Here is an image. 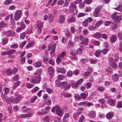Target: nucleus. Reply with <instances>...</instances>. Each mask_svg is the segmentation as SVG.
Instances as JSON below:
<instances>
[{
  "label": "nucleus",
  "mask_w": 122,
  "mask_h": 122,
  "mask_svg": "<svg viewBox=\"0 0 122 122\" xmlns=\"http://www.w3.org/2000/svg\"><path fill=\"white\" fill-rule=\"evenodd\" d=\"M34 43V41H31L30 43H28L26 46V47L27 48H28L32 46Z\"/></svg>",
  "instance_id": "nucleus-39"
},
{
  "label": "nucleus",
  "mask_w": 122,
  "mask_h": 122,
  "mask_svg": "<svg viewBox=\"0 0 122 122\" xmlns=\"http://www.w3.org/2000/svg\"><path fill=\"white\" fill-rule=\"evenodd\" d=\"M114 116V114L113 113L111 112H109L106 114V117L107 119H110L112 118Z\"/></svg>",
  "instance_id": "nucleus-11"
},
{
  "label": "nucleus",
  "mask_w": 122,
  "mask_h": 122,
  "mask_svg": "<svg viewBox=\"0 0 122 122\" xmlns=\"http://www.w3.org/2000/svg\"><path fill=\"white\" fill-rule=\"evenodd\" d=\"M6 72L7 75L9 76L11 75L12 73V71L10 68L7 69Z\"/></svg>",
  "instance_id": "nucleus-25"
},
{
  "label": "nucleus",
  "mask_w": 122,
  "mask_h": 122,
  "mask_svg": "<svg viewBox=\"0 0 122 122\" xmlns=\"http://www.w3.org/2000/svg\"><path fill=\"white\" fill-rule=\"evenodd\" d=\"M75 18L74 17H71L68 19V20L69 22L70 23L72 22L75 21Z\"/></svg>",
  "instance_id": "nucleus-33"
},
{
  "label": "nucleus",
  "mask_w": 122,
  "mask_h": 122,
  "mask_svg": "<svg viewBox=\"0 0 122 122\" xmlns=\"http://www.w3.org/2000/svg\"><path fill=\"white\" fill-rule=\"evenodd\" d=\"M86 102H81L79 103L78 105L79 106H86Z\"/></svg>",
  "instance_id": "nucleus-54"
},
{
  "label": "nucleus",
  "mask_w": 122,
  "mask_h": 122,
  "mask_svg": "<svg viewBox=\"0 0 122 122\" xmlns=\"http://www.w3.org/2000/svg\"><path fill=\"white\" fill-rule=\"evenodd\" d=\"M65 18L64 15H61L59 17V22L61 23H63L64 21L65 20Z\"/></svg>",
  "instance_id": "nucleus-7"
},
{
  "label": "nucleus",
  "mask_w": 122,
  "mask_h": 122,
  "mask_svg": "<svg viewBox=\"0 0 122 122\" xmlns=\"http://www.w3.org/2000/svg\"><path fill=\"white\" fill-rule=\"evenodd\" d=\"M15 96L17 97L13 99V101L14 103H16L21 99V96L17 94H15Z\"/></svg>",
  "instance_id": "nucleus-6"
},
{
  "label": "nucleus",
  "mask_w": 122,
  "mask_h": 122,
  "mask_svg": "<svg viewBox=\"0 0 122 122\" xmlns=\"http://www.w3.org/2000/svg\"><path fill=\"white\" fill-rule=\"evenodd\" d=\"M88 93H81V94L80 95L81 97L84 99H86V98L88 96Z\"/></svg>",
  "instance_id": "nucleus-15"
},
{
  "label": "nucleus",
  "mask_w": 122,
  "mask_h": 122,
  "mask_svg": "<svg viewBox=\"0 0 122 122\" xmlns=\"http://www.w3.org/2000/svg\"><path fill=\"white\" fill-rule=\"evenodd\" d=\"M36 78L37 80V77H35L34 79H32L30 80V82L32 83H37V80H36Z\"/></svg>",
  "instance_id": "nucleus-29"
},
{
  "label": "nucleus",
  "mask_w": 122,
  "mask_h": 122,
  "mask_svg": "<svg viewBox=\"0 0 122 122\" xmlns=\"http://www.w3.org/2000/svg\"><path fill=\"white\" fill-rule=\"evenodd\" d=\"M74 97L75 99L80 100L81 99V98L79 95L78 94H75L74 96Z\"/></svg>",
  "instance_id": "nucleus-55"
},
{
  "label": "nucleus",
  "mask_w": 122,
  "mask_h": 122,
  "mask_svg": "<svg viewBox=\"0 0 122 122\" xmlns=\"http://www.w3.org/2000/svg\"><path fill=\"white\" fill-rule=\"evenodd\" d=\"M19 79V77L17 74L15 75L13 78V79L14 81H16L18 80Z\"/></svg>",
  "instance_id": "nucleus-47"
},
{
  "label": "nucleus",
  "mask_w": 122,
  "mask_h": 122,
  "mask_svg": "<svg viewBox=\"0 0 122 122\" xmlns=\"http://www.w3.org/2000/svg\"><path fill=\"white\" fill-rule=\"evenodd\" d=\"M94 36L95 37L98 38H100L102 37L101 34L99 32L95 34Z\"/></svg>",
  "instance_id": "nucleus-19"
},
{
  "label": "nucleus",
  "mask_w": 122,
  "mask_h": 122,
  "mask_svg": "<svg viewBox=\"0 0 122 122\" xmlns=\"http://www.w3.org/2000/svg\"><path fill=\"white\" fill-rule=\"evenodd\" d=\"M62 95L64 96V97H69L71 96V95L70 94H67L65 92H63L62 93Z\"/></svg>",
  "instance_id": "nucleus-49"
},
{
  "label": "nucleus",
  "mask_w": 122,
  "mask_h": 122,
  "mask_svg": "<svg viewBox=\"0 0 122 122\" xmlns=\"http://www.w3.org/2000/svg\"><path fill=\"white\" fill-rule=\"evenodd\" d=\"M37 96H35L34 97H32L30 99V101L31 103L34 102L35 101L37 98Z\"/></svg>",
  "instance_id": "nucleus-48"
},
{
  "label": "nucleus",
  "mask_w": 122,
  "mask_h": 122,
  "mask_svg": "<svg viewBox=\"0 0 122 122\" xmlns=\"http://www.w3.org/2000/svg\"><path fill=\"white\" fill-rule=\"evenodd\" d=\"M89 117L92 118H93L95 117L96 116V112L95 111H92L88 114Z\"/></svg>",
  "instance_id": "nucleus-9"
},
{
  "label": "nucleus",
  "mask_w": 122,
  "mask_h": 122,
  "mask_svg": "<svg viewBox=\"0 0 122 122\" xmlns=\"http://www.w3.org/2000/svg\"><path fill=\"white\" fill-rule=\"evenodd\" d=\"M22 111L24 112H28L29 109L26 107L25 106H23L22 108Z\"/></svg>",
  "instance_id": "nucleus-56"
},
{
  "label": "nucleus",
  "mask_w": 122,
  "mask_h": 122,
  "mask_svg": "<svg viewBox=\"0 0 122 122\" xmlns=\"http://www.w3.org/2000/svg\"><path fill=\"white\" fill-rule=\"evenodd\" d=\"M89 60L91 63L92 64H94L96 63V60H93L91 58H89Z\"/></svg>",
  "instance_id": "nucleus-46"
},
{
  "label": "nucleus",
  "mask_w": 122,
  "mask_h": 122,
  "mask_svg": "<svg viewBox=\"0 0 122 122\" xmlns=\"http://www.w3.org/2000/svg\"><path fill=\"white\" fill-rule=\"evenodd\" d=\"M88 22L85 20L82 23L83 25L85 27L87 26L88 25Z\"/></svg>",
  "instance_id": "nucleus-64"
},
{
  "label": "nucleus",
  "mask_w": 122,
  "mask_h": 122,
  "mask_svg": "<svg viewBox=\"0 0 122 122\" xmlns=\"http://www.w3.org/2000/svg\"><path fill=\"white\" fill-rule=\"evenodd\" d=\"M20 83V81H18V82L15 83L14 84L13 86V88L14 89H15L16 88L19 86Z\"/></svg>",
  "instance_id": "nucleus-31"
},
{
  "label": "nucleus",
  "mask_w": 122,
  "mask_h": 122,
  "mask_svg": "<svg viewBox=\"0 0 122 122\" xmlns=\"http://www.w3.org/2000/svg\"><path fill=\"white\" fill-rule=\"evenodd\" d=\"M117 36L115 35H113L110 39V41L111 43H114L117 40Z\"/></svg>",
  "instance_id": "nucleus-10"
},
{
  "label": "nucleus",
  "mask_w": 122,
  "mask_h": 122,
  "mask_svg": "<svg viewBox=\"0 0 122 122\" xmlns=\"http://www.w3.org/2000/svg\"><path fill=\"white\" fill-rule=\"evenodd\" d=\"M75 4L74 2H72L71 4L69 6V9H70L72 10L76 8V5Z\"/></svg>",
  "instance_id": "nucleus-13"
},
{
  "label": "nucleus",
  "mask_w": 122,
  "mask_h": 122,
  "mask_svg": "<svg viewBox=\"0 0 122 122\" xmlns=\"http://www.w3.org/2000/svg\"><path fill=\"white\" fill-rule=\"evenodd\" d=\"M20 28L21 29H24L25 27V26L24 23L22 22H21L20 24Z\"/></svg>",
  "instance_id": "nucleus-52"
},
{
  "label": "nucleus",
  "mask_w": 122,
  "mask_h": 122,
  "mask_svg": "<svg viewBox=\"0 0 122 122\" xmlns=\"http://www.w3.org/2000/svg\"><path fill=\"white\" fill-rule=\"evenodd\" d=\"M101 51L99 50H97L96 51L95 53V55L97 57H98L101 53Z\"/></svg>",
  "instance_id": "nucleus-53"
},
{
  "label": "nucleus",
  "mask_w": 122,
  "mask_h": 122,
  "mask_svg": "<svg viewBox=\"0 0 122 122\" xmlns=\"http://www.w3.org/2000/svg\"><path fill=\"white\" fill-rule=\"evenodd\" d=\"M91 10V7L88 6L86 7L85 8V11L86 12H88L90 11Z\"/></svg>",
  "instance_id": "nucleus-62"
},
{
  "label": "nucleus",
  "mask_w": 122,
  "mask_h": 122,
  "mask_svg": "<svg viewBox=\"0 0 122 122\" xmlns=\"http://www.w3.org/2000/svg\"><path fill=\"white\" fill-rule=\"evenodd\" d=\"M61 58L60 57V55H58L56 59V62L58 64L61 62Z\"/></svg>",
  "instance_id": "nucleus-26"
},
{
  "label": "nucleus",
  "mask_w": 122,
  "mask_h": 122,
  "mask_svg": "<svg viewBox=\"0 0 122 122\" xmlns=\"http://www.w3.org/2000/svg\"><path fill=\"white\" fill-rule=\"evenodd\" d=\"M32 115V114L31 113L28 114H22L21 115V116L23 118H25L27 117H30Z\"/></svg>",
  "instance_id": "nucleus-28"
},
{
  "label": "nucleus",
  "mask_w": 122,
  "mask_h": 122,
  "mask_svg": "<svg viewBox=\"0 0 122 122\" xmlns=\"http://www.w3.org/2000/svg\"><path fill=\"white\" fill-rule=\"evenodd\" d=\"M26 43V41H25L23 42L19 46V47L21 48H22L25 45Z\"/></svg>",
  "instance_id": "nucleus-61"
},
{
  "label": "nucleus",
  "mask_w": 122,
  "mask_h": 122,
  "mask_svg": "<svg viewBox=\"0 0 122 122\" xmlns=\"http://www.w3.org/2000/svg\"><path fill=\"white\" fill-rule=\"evenodd\" d=\"M89 41V39L87 38H86L82 41L81 43L85 45H86L88 44Z\"/></svg>",
  "instance_id": "nucleus-17"
},
{
  "label": "nucleus",
  "mask_w": 122,
  "mask_h": 122,
  "mask_svg": "<svg viewBox=\"0 0 122 122\" xmlns=\"http://www.w3.org/2000/svg\"><path fill=\"white\" fill-rule=\"evenodd\" d=\"M111 65L112 67L114 69H115L117 67V65L114 62H113Z\"/></svg>",
  "instance_id": "nucleus-32"
},
{
  "label": "nucleus",
  "mask_w": 122,
  "mask_h": 122,
  "mask_svg": "<svg viewBox=\"0 0 122 122\" xmlns=\"http://www.w3.org/2000/svg\"><path fill=\"white\" fill-rule=\"evenodd\" d=\"M108 103L110 105L113 106H115V101L112 99H108Z\"/></svg>",
  "instance_id": "nucleus-16"
},
{
  "label": "nucleus",
  "mask_w": 122,
  "mask_h": 122,
  "mask_svg": "<svg viewBox=\"0 0 122 122\" xmlns=\"http://www.w3.org/2000/svg\"><path fill=\"white\" fill-rule=\"evenodd\" d=\"M34 86V85L30 83H27L26 84V86L29 88H32Z\"/></svg>",
  "instance_id": "nucleus-41"
},
{
  "label": "nucleus",
  "mask_w": 122,
  "mask_h": 122,
  "mask_svg": "<svg viewBox=\"0 0 122 122\" xmlns=\"http://www.w3.org/2000/svg\"><path fill=\"white\" fill-rule=\"evenodd\" d=\"M50 108L51 107H45V111L44 113H41V114L43 115L46 114Z\"/></svg>",
  "instance_id": "nucleus-23"
},
{
  "label": "nucleus",
  "mask_w": 122,
  "mask_h": 122,
  "mask_svg": "<svg viewBox=\"0 0 122 122\" xmlns=\"http://www.w3.org/2000/svg\"><path fill=\"white\" fill-rule=\"evenodd\" d=\"M103 23V21L102 20H99L97 21L96 23L95 27L96 28H97L99 27Z\"/></svg>",
  "instance_id": "nucleus-18"
},
{
  "label": "nucleus",
  "mask_w": 122,
  "mask_h": 122,
  "mask_svg": "<svg viewBox=\"0 0 122 122\" xmlns=\"http://www.w3.org/2000/svg\"><path fill=\"white\" fill-rule=\"evenodd\" d=\"M117 107L118 108H121L122 107V103L121 102H117Z\"/></svg>",
  "instance_id": "nucleus-43"
},
{
  "label": "nucleus",
  "mask_w": 122,
  "mask_h": 122,
  "mask_svg": "<svg viewBox=\"0 0 122 122\" xmlns=\"http://www.w3.org/2000/svg\"><path fill=\"white\" fill-rule=\"evenodd\" d=\"M118 37L119 40H122V33H118Z\"/></svg>",
  "instance_id": "nucleus-63"
},
{
  "label": "nucleus",
  "mask_w": 122,
  "mask_h": 122,
  "mask_svg": "<svg viewBox=\"0 0 122 122\" xmlns=\"http://www.w3.org/2000/svg\"><path fill=\"white\" fill-rule=\"evenodd\" d=\"M112 77L113 81L115 82L117 81L119 78L118 76L116 74H115L114 75H113L112 76Z\"/></svg>",
  "instance_id": "nucleus-12"
},
{
  "label": "nucleus",
  "mask_w": 122,
  "mask_h": 122,
  "mask_svg": "<svg viewBox=\"0 0 122 122\" xmlns=\"http://www.w3.org/2000/svg\"><path fill=\"white\" fill-rule=\"evenodd\" d=\"M86 14L84 13H80L78 14V17H80L84 16Z\"/></svg>",
  "instance_id": "nucleus-60"
},
{
  "label": "nucleus",
  "mask_w": 122,
  "mask_h": 122,
  "mask_svg": "<svg viewBox=\"0 0 122 122\" xmlns=\"http://www.w3.org/2000/svg\"><path fill=\"white\" fill-rule=\"evenodd\" d=\"M57 71L58 72H60L63 74H64L65 72V70L63 68H58L57 69Z\"/></svg>",
  "instance_id": "nucleus-14"
},
{
  "label": "nucleus",
  "mask_w": 122,
  "mask_h": 122,
  "mask_svg": "<svg viewBox=\"0 0 122 122\" xmlns=\"http://www.w3.org/2000/svg\"><path fill=\"white\" fill-rule=\"evenodd\" d=\"M6 102L9 104H10L13 102V99L12 98H10L9 99H7L6 100Z\"/></svg>",
  "instance_id": "nucleus-27"
},
{
  "label": "nucleus",
  "mask_w": 122,
  "mask_h": 122,
  "mask_svg": "<svg viewBox=\"0 0 122 122\" xmlns=\"http://www.w3.org/2000/svg\"><path fill=\"white\" fill-rule=\"evenodd\" d=\"M85 118V117L83 115H81L80 118L79 122H82Z\"/></svg>",
  "instance_id": "nucleus-50"
},
{
  "label": "nucleus",
  "mask_w": 122,
  "mask_h": 122,
  "mask_svg": "<svg viewBox=\"0 0 122 122\" xmlns=\"http://www.w3.org/2000/svg\"><path fill=\"white\" fill-rule=\"evenodd\" d=\"M48 72L50 76L52 75L54 73V70L52 66H50L48 68Z\"/></svg>",
  "instance_id": "nucleus-8"
},
{
  "label": "nucleus",
  "mask_w": 122,
  "mask_h": 122,
  "mask_svg": "<svg viewBox=\"0 0 122 122\" xmlns=\"http://www.w3.org/2000/svg\"><path fill=\"white\" fill-rule=\"evenodd\" d=\"M56 47V46L55 44H49L48 47V50L51 51H52L50 53L51 54H53L55 51Z\"/></svg>",
  "instance_id": "nucleus-4"
},
{
  "label": "nucleus",
  "mask_w": 122,
  "mask_h": 122,
  "mask_svg": "<svg viewBox=\"0 0 122 122\" xmlns=\"http://www.w3.org/2000/svg\"><path fill=\"white\" fill-rule=\"evenodd\" d=\"M8 42L7 38L6 37L3 38L2 40V44L4 45L6 44Z\"/></svg>",
  "instance_id": "nucleus-21"
},
{
  "label": "nucleus",
  "mask_w": 122,
  "mask_h": 122,
  "mask_svg": "<svg viewBox=\"0 0 122 122\" xmlns=\"http://www.w3.org/2000/svg\"><path fill=\"white\" fill-rule=\"evenodd\" d=\"M66 53L65 51L62 52L61 53V55H60L61 58H64V56H66Z\"/></svg>",
  "instance_id": "nucleus-42"
},
{
  "label": "nucleus",
  "mask_w": 122,
  "mask_h": 122,
  "mask_svg": "<svg viewBox=\"0 0 122 122\" xmlns=\"http://www.w3.org/2000/svg\"><path fill=\"white\" fill-rule=\"evenodd\" d=\"M45 103L46 105L48 106H50L51 103V101L49 98H47L45 101Z\"/></svg>",
  "instance_id": "nucleus-22"
},
{
  "label": "nucleus",
  "mask_w": 122,
  "mask_h": 122,
  "mask_svg": "<svg viewBox=\"0 0 122 122\" xmlns=\"http://www.w3.org/2000/svg\"><path fill=\"white\" fill-rule=\"evenodd\" d=\"M111 21H105V25L106 26H107L111 24Z\"/></svg>",
  "instance_id": "nucleus-58"
},
{
  "label": "nucleus",
  "mask_w": 122,
  "mask_h": 122,
  "mask_svg": "<svg viewBox=\"0 0 122 122\" xmlns=\"http://www.w3.org/2000/svg\"><path fill=\"white\" fill-rule=\"evenodd\" d=\"M6 24L3 22H1L0 23V27L2 28L6 26Z\"/></svg>",
  "instance_id": "nucleus-40"
},
{
  "label": "nucleus",
  "mask_w": 122,
  "mask_h": 122,
  "mask_svg": "<svg viewBox=\"0 0 122 122\" xmlns=\"http://www.w3.org/2000/svg\"><path fill=\"white\" fill-rule=\"evenodd\" d=\"M101 10V8L100 7H97L94 11L93 13V16L95 17H97L99 14V12Z\"/></svg>",
  "instance_id": "nucleus-3"
},
{
  "label": "nucleus",
  "mask_w": 122,
  "mask_h": 122,
  "mask_svg": "<svg viewBox=\"0 0 122 122\" xmlns=\"http://www.w3.org/2000/svg\"><path fill=\"white\" fill-rule=\"evenodd\" d=\"M61 84L63 86V88L65 89H69L70 88V85L69 83H67L66 81H65L62 82Z\"/></svg>",
  "instance_id": "nucleus-5"
},
{
  "label": "nucleus",
  "mask_w": 122,
  "mask_h": 122,
  "mask_svg": "<svg viewBox=\"0 0 122 122\" xmlns=\"http://www.w3.org/2000/svg\"><path fill=\"white\" fill-rule=\"evenodd\" d=\"M15 51V50L14 49L10 50L7 52V55H12L13 54Z\"/></svg>",
  "instance_id": "nucleus-24"
},
{
  "label": "nucleus",
  "mask_w": 122,
  "mask_h": 122,
  "mask_svg": "<svg viewBox=\"0 0 122 122\" xmlns=\"http://www.w3.org/2000/svg\"><path fill=\"white\" fill-rule=\"evenodd\" d=\"M122 6L120 5H119L117 7L114 8V9L120 11L122 9Z\"/></svg>",
  "instance_id": "nucleus-35"
},
{
  "label": "nucleus",
  "mask_w": 122,
  "mask_h": 122,
  "mask_svg": "<svg viewBox=\"0 0 122 122\" xmlns=\"http://www.w3.org/2000/svg\"><path fill=\"white\" fill-rule=\"evenodd\" d=\"M25 35V32H23L21 34L20 36V38L21 39H23L24 38Z\"/></svg>",
  "instance_id": "nucleus-59"
},
{
  "label": "nucleus",
  "mask_w": 122,
  "mask_h": 122,
  "mask_svg": "<svg viewBox=\"0 0 122 122\" xmlns=\"http://www.w3.org/2000/svg\"><path fill=\"white\" fill-rule=\"evenodd\" d=\"M92 85V84L90 82H87L86 84V86L87 89L90 88L91 86Z\"/></svg>",
  "instance_id": "nucleus-30"
},
{
  "label": "nucleus",
  "mask_w": 122,
  "mask_h": 122,
  "mask_svg": "<svg viewBox=\"0 0 122 122\" xmlns=\"http://www.w3.org/2000/svg\"><path fill=\"white\" fill-rule=\"evenodd\" d=\"M5 34L6 36L8 37L10 36L11 35L12 33L11 30H9L5 32Z\"/></svg>",
  "instance_id": "nucleus-20"
},
{
  "label": "nucleus",
  "mask_w": 122,
  "mask_h": 122,
  "mask_svg": "<svg viewBox=\"0 0 122 122\" xmlns=\"http://www.w3.org/2000/svg\"><path fill=\"white\" fill-rule=\"evenodd\" d=\"M12 2L11 0H6L4 2L5 5H7L9 4Z\"/></svg>",
  "instance_id": "nucleus-57"
},
{
  "label": "nucleus",
  "mask_w": 122,
  "mask_h": 122,
  "mask_svg": "<svg viewBox=\"0 0 122 122\" xmlns=\"http://www.w3.org/2000/svg\"><path fill=\"white\" fill-rule=\"evenodd\" d=\"M118 14L119 13L115 12L112 16V19L115 22L117 23H120L122 20V18L121 16L118 15Z\"/></svg>",
  "instance_id": "nucleus-1"
},
{
  "label": "nucleus",
  "mask_w": 122,
  "mask_h": 122,
  "mask_svg": "<svg viewBox=\"0 0 122 122\" xmlns=\"http://www.w3.org/2000/svg\"><path fill=\"white\" fill-rule=\"evenodd\" d=\"M43 26V25L42 24L40 23V24H39V33H41V31L42 30V27Z\"/></svg>",
  "instance_id": "nucleus-38"
},
{
  "label": "nucleus",
  "mask_w": 122,
  "mask_h": 122,
  "mask_svg": "<svg viewBox=\"0 0 122 122\" xmlns=\"http://www.w3.org/2000/svg\"><path fill=\"white\" fill-rule=\"evenodd\" d=\"M108 51L107 49H104L102 50V52L103 54L105 55L107 53Z\"/></svg>",
  "instance_id": "nucleus-51"
},
{
  "label": "nucleus",
  "mask_w": 122,
  "mask_h": 122,
  "mask_svg": "<svg viewBox=\"0 0 122 122\" xmlns=\"http://www.w3.org/2000/svg\"><path fill=\"white\" fill-rule=\"evenodd\" d=\"M18 45L17 44H16L11 45V46L10 47L11 48L15 49L17 48L18 47Z\"/></svg>",
  "instance_id": "nucleus-37"
},
{
  "label": "nucleus",
  "mask_w": 122,
  "mask_h": 122,
  "mask_svg": "<svg viewBox=\"0 0 122 122\" xmlns=\"http://www.w3.org/2000/svg\"><path fill=\"white\" fill-rule=\"evenodd\" d=\"M22 14V13L21 11L20 10H18L16 12L15 14L18 16L20 17Z\"/></svg>",
  "instance_id": "nucleus-34"
},
{
  "label": "nucleus",
  "mask_w": 122,
  "mask_h": 122,
  "mask_svg": "<svg viewBox=\"0 0 122 122\" xmlns=\"http://www.w3.org/2000/svg\"><path fill=\"white\" fill-rule=\"evenodd\" d=\"M55 111L57 115L61 117L62 116L64 113L60 107L58 105L55 106Z\"/></svg>",
  "instance_id": "nucleus-2"
},
{
  "label": "nucleus",
  "mask_w": 122,
  "mask_h": 122,
  "mask_svg": "<svg viewBox=\"0 0 122 122\" xmlns=\"http://www.w3.org/2000/svg\"><path fill=\"white\" fill-rule=\"evenodd\" d=\"M58 78L59 80H63L65 78V77L63 75H59L58 76Z\"/></svg>",
  "instance_id": "nucleus-45"
},
{
  "label": "nucleus",
  "mask_w": 122,
  "mask_h": 122,
  "mask_svg": "<svg viewBox=\"0 0 122 122\" xmlns=\"http://www.w3.org/2000/svg\"><path fill=\"white\" fill-rule=\"evenodd\" d=\"M91 74V72L89 71H86L84 72L83 75L85 76H89Z\"/></svg>",
  "instance_id": "nucleus-36"
},
{
  "label": "nucleus",
  "mask_w": 122,
  "mask_h": 122,
  "mask_svg": "<svg viewBox=\"0 0 122 122\" xmlns=\"http://www.w3.org/2000/svg\"><path fill=\"white\" fill-rule=\"evenodd\" d=\"M1 97L3 100L6 101L8 98V97L7 96L3 94H2L1 95Z\"/></svg>",
  "instance_id": "nucleus-44"
}]
</instances>
